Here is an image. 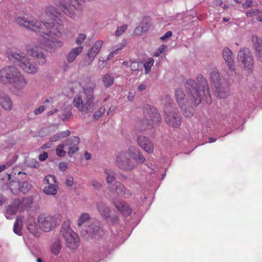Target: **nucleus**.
<instances>
[{
    "instance_id": "1",
    "label": "nucleus",
    "mask_w": 262,
    "mask_h": 262,
    "mask_svg": "<svg viewBox=\"0 0 262 262\" xmlns=\"http://www.w3.org/2000/svg\"><path fill=\"white\" fill-rule=\"evenodd\" d=\"M45 11L49 19L48 21H41L42 24L33 16H18L16 18L15 21L19 26L35 32L41 36L40 47L60 48L63 45L59 39L61 36L60 30L63 26L64 16L56 7L52 5L47 6Z\"/></svg>"
},
{
    "instance_id": "2",
    "label": "nucleus",
    "mask_w": 262,
    "mask_h": 262,
    "mask_svg": "<svg viewBox=\"0 0 262 262\" xmlns=\"http://www.w3.org/2000/svg\"><path fill=\"white\" fill-rule=\"evenodd\" d=\"M197 80L199 84L194 80L189 79L185 84L190 104L198 105L203 100L207 103H211V95L206 79L200 75L197 77Z\"/></svg>"
},
{
    "instance_id": "3",
    "label": "nucleus",
    "mask_w": 262,
    "mask_h": 262,
    "mask_svg": "<svg viewBox=\"0 0 262 262\" xmlns=\"http://www.w3.org/2000/svg\"><path fill=\"white\" fill-rule=\"evenodd\" d=\"M95 88V82L87 83L83 88L84 93L83 100L80 97L75 98L73 100L74 105L84 115L90 114L95 109L94 90Z\"/></svg>"
},
{
    "instance_id": "4",
    "label": "nucleus",
    "mask_w": 262,
    "mask_h": 262,
    "mask_svg": "<svg viewBox=\"0 0 262 262\" xmlns=\"http://www.w3.org/2000/svg\"><path fill=\"white\" fill-rule=\"evenodd\" d=\"M145 119L139 121L138 124L141 131L147 132L149 135L155 134L154 124H158L161 121V118L156 108L149 105L144 107Z\"/></svg>"
},
{
    "instance_id": "5",
    "label": "nucleus",
    "mask_w": 262,
    "mask_h": 262,
    "mask_svg": "<svg viewBox=\"0 0 262 262\" xmlns=\"http://www.w3.org/2000/svg\"><path fill=\"white\" fill-rule=\"evenodd\" d=\"M241 111L234 108L227 114L218 113L216 120L221 126H223L226 128H231L233 126L235 129L243 130L244 129L243 124L238 126V125L241 124Z\"/></svg>"
},
{
    "instance_id": "6",
    "label": "nucleus",
    "mask_w": 262,
    "mask_h": 262,
    "mask_svg": "<svg viewBox=\"0 0 262 262\" xmlns=\"http://www.w3.org/2000/svg\"><path fill=\"white\" fill-rule=\"evenodd\" d=\"M10 61L19 67L25 72L29 74H35L38 71L37 64L31 62L26 53L19 51L11 52L8 55Z\"/></svg>"
},
{
    "instance_id": "7",
    "label": "nucleus",
    "mask_w": 262,
    "mask_h": 262,
    "mask_svg": "<svg viewBox=\"0 0 262 262\" xmlns=\"http://www.w3.org/2000/svg\"><path fill=\"white\" fill-rule=\"evenodd\" d=\"M60 232L64 238L66 244L70 249H76L80 245V239L77 234L70 227L68 223L62 224Z\"/></svg>"
},
{
    "instance_id": "8",
    "label": "nucleus",
    "mask_w": 262,
    "mask_h": 262,
    "mask_svg": "<svg viewBox=\"0 0 262 262\" xmlns=\"http://www.w3.org/2000/svg\"><path fill=\"white\" fill-rule=\"evenodd\" d=\"M10 179V174L5 173V176L1 178V182L7 181L6 187L10 190L12 194H16L18 191L26 193L30 190L31 186L29 182L25 181L19 183L18 181H11Z\"/></svg>"
},
{
    "instance_id": "9",
    "label": "nucleus",
    "mask_w": 262,
    "mask_h": 262,
    "mask_svg": "<svg viewBox=\"0 0 262 262\" xmlns=\"http://www.w3.org/2000/svg\"><path fill=\"white\" fill-rule=\"evenodd\" d=\"M237 62L239 65L247 70L253 68L254 58L250 50L247 48L241 49L237 53Z\"/></svg>"
},
{
    "instance_id": "10",
    "label": "nucleus",
    "mask_w": 262,
    "mask_h": 262,
    "mask_svg": "<svg viewBox=\"0 0 262 262\" xmlns=\"http://www.w3.org/2000/svg\"><path fill=\"white\" fill-rule=\"evenodd\" d=\"M60 219L58 215L45 216L39 215L38 223L40 229L45 232H49L59 224Z\"/></svg>"
},
{
    "instance_id": "11",
    "label": "nucleus",
    "mask_w": 262,
    "mask_h": 262,
    "mask_svg": "<svg viewBox=\"0 0 262 262\" xmlns=\"http://www.w3.org/2000/svg\"><path fill=\"white\" fill-rule=\"evenodd\" d=\"M100 223L97 220H93L84 228L81 229V234L85 237L96 238L101 235Z\"/></svg>"
},
{
    "instance_id": "12",
    "label": "nucleus",
    "mask_w": 262,
    "mask_h": 262,
    "mask_svg": "<svg viewBox=\"0 0 262 262\" xmlns=\"http://www.w3.org/2000/svg\"><path fill=\"white\" fill-rule=\"evenodd\" d=\"M20 72L14 66H7L1 70V82L9 83Z\"/></svg>"
},
{
    "instance_id": "13",
    "label": "nucleus",
    "mask_w": 262,
    "mask_h": 262,
    "mask_svg": "<svg viewBox=\"0 0 262 262\" xmlns=\"http://www.w3.org/2000/svg\"><path fill=\"white\" fill-rule=\"evenodd\" d=\"M165 121L169 126L173 127H178L181 124V119L180 115L178 113L177 109L169 112L167 109L165 110Z\"/></svg>"
},
{
    "instance_id": "14",
    "label": "nucleus",
    "mask_w": 262,
    "mask_h": 262,
    "mask_svg": "<svg viewBox=\"0 0 262 262\" xmlns=\"http://www.w3.org/2000/svg\"><path fill=\"white\" fill-rule=\"evenodd\" d=\"M116 163L117 166L121 169L124 170H130L134 166L130 163L126 153L122 151L116 156Z\"/></svg>"
},
{
    "instance_id": "15",
    "label": "nucleus",
    "mask_w": 262,
    "mask_h": 262,
    "mask_svg": "<svg viewBox=\"0 0 262 262\" xmlns=\"http://www.w3.org/2000/svg\"><path fill=\"white\" fill-rule=\"evenodd\" d=\"M110 191H115L118 196L124 199H129L132 195L131 191L120 182H115L114 185L109 187Z\"/></svg>"
},
{
    "instance_id": "16",
    "label": "nucleus",
    "mask_w": 262,
    "mask_h": 262,
    "mask_svg": "<svg viewBox=\"0 0 262 262\" xmlns=\"http://www.w3.org/2000/svg\"><path fill=\"white\" fill-rule=\"evenodd\" d=\"M54 4L58 7L62 12L72 19H75L76 14L71 6L67 5L64 0H53Z\"/></svg>"
},
{
    "instance_id": "17",
    "label": "nucleus",
    "mask_w": 262,
    "mask_h": 262,
    "mask_svg": "<svg viewBox=\"0 0 262 262\" xmlns=\"http://www.w3.org/2000/svg\"><path fill=\"white\" fill-rule=\"evenodd\" d=\"M26 51L28 54L35 57L39 64L44 65L46 63L47 59L46 56L41 52H39L37 49L36 47L34 48L31 46H28L26 48Z\"/></svg>"
},
{
    "instance_id": "18",
    "label": "nucleus",
    "mask_w": 262,
    "mask_h": 262,
    "mask_svg": "<svg viewBox=\"0 0 262 262\" xmlns=\"http://www.w3.org/2000/svg\"><path fill=\"white\" fill-rule=\"evenodd\" d=\"M137 142L140 147L148 154H151L154 149L153 143L146 137L140 136L138 137Z\"/></svg>"
},
{
    "instance_id": "19",
    "label": "nucleus",
    "mask_w": 262,
    "mask_h": 262,
    "mask_svg": "<svg viewBox=\"0 0 262 262\" xmlns=\"http://www.w3.org/2000/svg\"><path fill=\"white\" fill-rule=\"evenodd\" d=\"M128 155L138 164H142L145 161V158L139 148L136 146H130L128 149Z\"/></svg>"
},
{
    "instance_id": "20",
    "label": "nucleus",
    "mask_w": 262,
    "mask_h": 262,
    "mask_svg": "<svg viewBox=\"0 0 262 262\" xmlns=\"http://www.w3.org/2000/svg\"><path fill=\"white\" fill-rule=\"evenodd\" d=\"M114 204L117 209L124 216H129L132 212L128 204L124 201H115Z\"/></svg>"
},
{
    "instance_id": "21",
    "label": "nucleus",
    "mask_w": 262,
    "mask_h": 262,
    "mask_svg": "<svg viewBox=\"0 0 262 262\" xmlns=\"http://www.w3.org/2000/svg\"><path fill=\"white\" fill-rule=\"evenodd\" d=\"M222 54L229 69L231 72L234 71V58L232 51L228 48H225L223 51Z\"/></svg>"
},
{
    "instance_id": "22",
    "label": "nucleus",
    "mask_w": 262,
    "mask_h": 262,
    "mask_svg": "<svg viewBox=\"0 0 262 262\" xmlns=\"http://www.w3.org/2000/svg\"><path fill=\"white\" fill-rule=\"evenodd\" d=\"M12 86L18 90L25 89L27 82L25 77L20 73L10 83Z\"/></svg>"
},
{
    "instance_id": "23",
    "label": "nucleus",
    "mask_w": 262,
    "mask_h": 262,
    "mask_svg": "<svg viewBox=\"0 0 262 262\" xmlns=\"http://www.w3.org/2000/svg\"><path fill=\"white\" fill-rule=\"evenodd\" d=\"M251 41L253 43L258 59L262 62V39L256 35H252Z\"/></svg>"
},
{
    "instance_id": "24",
    "label": "nucleus",
    "mask_w": 262,
    "mask_h": 262,
    "mask_svg": "<svg viewBox=\"0 0 262 262\" xmlns=\"http://www.w3.org/2000/svg\"><path fill=\"white\" fill-rule=\"evenodd\" d=\"M175 97L177 102L181 108H183L184 106L188 103L185 94L182 89L178 88L175 91Z\"/></svg>"
},
{
    "instance_id": "25",
    "label": "nucleus",
    "mask_w": 262,
    "mask_h": 262,
    "mask_svg": "<svg viewBox=\"0 0 262 262\" xmlns=\"http://www.w3.org/2000/svg\"><path fill=\"white\" fill-rule=\"evenodd\" d=\"M83 50V47L79 46L72 49L67 56V60L68 62H73L76 57L80 55Z\"/></svg>"
},
{
    "instance_id": "26",
    "label": "nucleus",
    "mask_w": 262,
    "mask_h": 262,
    "mask_svg": "<svg viewBox=\"0 0 262 262\" xmlns=\"http://www.w3.org/2000/svg\"><path fill=\"white\" fill-rule=\"evenodd\" d=\"M97 208L101 216L104 219H108L110 217L111 209L109 207L102 202H99L97 204Z\"/></svg>"
},
{
    "instance_id": "27",
    "label": "nucleus",
    "mask_w": 262,
    "mask_h": 262,
    "mask_svg": "<svg viewBox=\"0 0 262 262\" xmlns=\"http://www.w3.org/2000/svg\"><path fill=\"white\" fill-rule=\"evenodd\" d=\"M26 224L28 230L33 235L36 236L37 234V228L35 217L33 216H29L26 222Z\"/></svg>"
},
{
    "instance_id": "28",
    "label": "nucleus",
    "mask_w": 262,
    "mask_h": 262,
    "mask_svg": "<svg viewBox=\"0 0 262 262\" xmlns=\"http://www.w3.org/2000/svg\"><path fill=\"white\" fill-rule=\"evenodd\" d=\"M92 220L90 219V215L86 213H83L80 214L79 219L78 220L77 225L79 228H84L85 226H87L89 224L90 222H91Z\"/></svg>"
},
{
    "instance_id": "29",
    "label": "nucleus",
    "mask_w": 262,
    "mask_h": 262,
    "mask_svg": "<svg viewBox=\"0 0 262 262\" xmlns=\"http://www.w3.org/2000/svg\"><path fill=\"white\" fill-rule=\"evenodd\" d=\"M1 106L5 110L10 111L12 107L11 98L8 95H1Z\"/></svg>"
},
{
    "instance_id": "30",
    "label": "nucleus",
    "mask_w": 262,
    "mask_h": 262,
    "mask_svg": "<svg viewBox=\"0 0 262 262\" xmlns=\"http://www.w3.org/2000/svg\"><path fill=\"white\" fill-rule=\"evenodd\" d=\"M104 173L106 176V181L108 184V188L111 185H114L116 181L115 173L110 169H105Z\"/></svg>"
},
{
    "instance_id": "31",
    "label": "nucleus",
    "mask_w": 262,
    "mask_h": 262,
    "mask_svg": "<svg viewBox=\"0 0 262 262\" xmlns=\"http://www.w3.org/2000/svg\"><path fill=\"white\" fill-rule=\"evenodd\" d=\"M215 93L217 97L221 99H224L229 96V90L228 88L224 89L222 84L219 86H215Z\"/></svg>"
},
{
    "instance_id": "32",
    "label": "nucleus",
    "mask_w": 262,
    "mask_h": 262,
    "mask_svg": "<svg viewBox=\"0 0 262 262\" xmlns=\"http://www.w3.org/2000/svg\"><path fill=\"white\" fill-rule=\"evenodd\" d=\"M98 53V52H96V51L94 50L92 48H90L88 50L85 59H84V64L85 66L90 65Z\"/></svg>"
},
{
    "instance_id": "33",
    "label": "nucleus",
    "mask_w": 262,
    "mask_h": 262,
    "mask_svg": "<svg viewBox=\"0 0 262 262\" xmlns=\"http://www.w3.org/2000/svg\"><path fill=\"white\" fill-rule=\"evenodd\" d=\"M162 101L164 104V112L165 114V110L167 108L169 112L176 110L173 107L172 100L169 95H166L165 97L162 99Z\"/></svg>"
},
{
    "instance_id": "34",
    "label": "nucleus",
    "mask_w": 262,
    "mask_h": 262,
    "mask_svg": "<svg viewBox=\"0 0 262 262\" xmlns=\"http://www.w3.org/2000/svg\"><path fill=\"white\" fill-rule=\"evenodd\" d=\"M80 142V139L76 136H72L67 139L64 142L66 147L77 146Z\"/></svg>"
},
{
    "instance_id": "35",
    "label": "nucleus",
    "mask_w": 262,
    "mask_h": 262,
    "mask_svg": "<svg viewBox=\"0 0 262 262\" xmlns=\"http://www.w3.org/2000/svg\"><path fill=\"white\" fill-rule=\"evenodd\" d=\"M58 189V186L57 185H48L44 187L43 192L49 195H55L57 192Z\"/></svg>"
},
{
    "instance_id": "36",
    "label": "nucleus",
    "mask_w": 262,
    "mask_h": 262,
    "mask_svg": "<svg viewBox=\"0 0 262 262\" xmlns=\"http://www.w3.org/2000/svg\"><path fill=\"white\" fill-rule=\"evenodd\" d=\"M114 81V77L112 74L106 73L103 77L102 82L105 88H108L112 85Z\"/></svg>"
},
{
    "instance_id": "37",
    "label": "nucleus",
    "mask_w": 262,
    "mask_h": 262,
    "mask_svg": "<svg viewBox=\"0 0 262 262\" xmlns=\"http://www.w3.org/2000/svg\"><path fill=\"white\" fill-rule=\"evenodd\" d=\"M210 79L211 81L213 83L214 86H219L221 84L220 82V78L219 73L217 70L214 69L210 74Z\"/></svg>"
},
{
    "instance_id": "38",
    "label": "nucleus",
    "mask_w": 262,
    "mask_h": 262,
    "mask_svg": "<svg viewBox=\"0 0 262 262\" xmlns=\"http://www.w3.org/2000/svg\"><path fill=\"white\" fill-rule=\"evenodd\" d=\"M21 220L19 218H17L14 223L13 229L14 232L19 236L21 235Z\"/></svg>"
},
{
    "instance_id": "39",
    "label": "nucleus",
    "mask_w": 262,
    "mask_h": 262,
    "mask_svg": "<svg viewBox=\"0 0 262 262\" xmlns=\"http://www.w3.org/2000/svg\"><path fill=\"white\" fill-rule=\"evenodd\" d=\"M17 209L16 207L13 206L11 205L8 206L6 209V211L5 213V216L7 219H12L13 218V216L15 215L17 211Z\"/></svg>"
},
{
    "instance_id": "40",
    "label": "nucleus",
    "mask_w": 262,
    "mask_h": 262,
    "mask_svg": "<svg viewBox=\"0 0 262 262\" xmlns=\"http://www.w3.org/2000/svg\"><path fill=\"white\" fill-rule=\"evenodd\" d=\"M61 248V244L60 241L56 239L51 247L52 253L55 255H57Z\"/></svg>"
},
{
    "instance_id": "41",
    "label": "nucleus",
    "mask_w": 262,
    "mask_h": 262,
    "mask_svg": "<svg viewBox=\"0 0 262 262\" xmlns=\"http://www.w3.org/2000/svg\"><path fill=\"white\" fill-rule=\"evenodd\" d=\"M71 5L77 10L80 11L85 0H68Z\"/></svg>"
},
{
    "instance_id": "42",
    "label": "nucleus",
    "mask_w": 262,
    "mask_h": 262,
    "mask_svg": "<svg viewBox=\"0 0 262 262\" xmlns=\"http://www.w3.org/2000/svg\"><path fill=\"white\" fill-rule=\"evenodd\" d=\"M33 201L32 198L27 196L22 199V209H28L32 207Z\"/></svg>"
},
{
    "instance_id": "43",
    "label": "nucleus",
    "mask_w": 262,
    "mask_h": 262,
    "mask_svg": "<svg viewBox=\"0 0 262 262\" xmlns=\"http://www.w3.org/2000/svg\"><path fill=\"white\" fill-rule=\"evenodd\" d=\"M44 183L45 184L54 185H57V181L55 176L53 175H48L44 179Z\"/></svg>"
},
{
    "instance_id": "44",
    "label": "nucleus",
    "mask_w": 262,
    "mask_h": 262,
    "mask_svg": "<svg viewBox=\"0 0 262 262\" xmlns=\"http://www.w3.org/2000/svg\"><path fill=\"white\" fill-rule=\"evenodd\" d=\"M17 159V156L16 155L12 156L6 164L1 165V171L13 165L16 162Z\"/></svg>"
},
{
    "instance_id": "45",
    "label": "nucleus",
    "mask_w": 262,
    "mask_h": 262,
    "mask_svg": "<svg viewBox=\"0 0 262 262\" xmlns=\"http://www.w3.org/2000/svg\"><path fill=\"white\" fill-rule=\"evenodd\" d=\"M66 147L65 144L64 143H60L59 144L56 149V152L57 155L59 157H64L66 154V152L63 150V148Z\"/></svg>"
},
{
    "instance_id": "46",
    "label": "nucleus",
    "mask_w": 262,
    "mask_h": 262,
    "mask_svg": "<svg viewBox=\"0 0 262 262\" xmlns=\"http://www.w3.org/2000/svg\"><path fill=\"white\" fill-rule=\"evenodd\" d=\"M154 63V60L152 58H149L147 59V61H146L144 63V67L145 68V74H148L151 70V67H152Z\"/></svg>"
},
{
    "instance_id": "47",
    "label": "nucleus",
    "mask_w": 262,
    "mask_h": 262,
    "mask_svg": "<svg viewBox=\"0 0 262 262\" xmlns=\"http://www.w3.org/2000/svg\"><path fill=\"white\" fill-rule=\"evenodd\" d=\"M141 66L140 62H137L136 60H130L129 61V67L130 69L133 71H139L140 67Z\"/></svg>"
},
{
    "instance_id": "48",
    "label": "nucleus",
    "mask_w": 262,
    "mask_h": 262,
    "mask_svg": "<svg viewBox=\"0 0 262 262\" xmlns=\"http://www.w3.org/2000/svg\"><path fill=\"white\" fill-rule=\"evenodd\" d=\"M27 165L28 167L32 168H37L39 166L38 162L34 159H30L27 161Z\"/></svg>"
},
{
    "instance_id": "49",
    "label": "nucleus",
    "mask_w": 262,
    "mask_h": 262,
    "mask_svg": "<svg viewBox=\"0 0 262 262\" xmlns=\"http://www.w3.org/2000/svg\"><path fill=\"white\" fill-rule=\"evenodd\" d=\"M106 220L109 224L115 225L118 224L119 222V216L117 214L112 216L110 215V217Z\"/></svg>"
},
{
    "instance_id": "50",
    "label": "nucleus",
    "mask_w": 262,
    "mask_h": 262,
    "mask_svg": "<svg viewBox=\"0 0 262 262\" xmlns=\"http://www.w3.org/2000/svg\"><path fill=\"white\" fill-rule=\"evenodd\" d=\"M62 120L66 121L72 116V113L70 108H67L62 112Z\"/></svg>"
},
{
    "instance_id": "51",
    "label": "nucleus",
    "mask_w": 262,
    "mask_h": 262,
    "mask_svg": "<svg viewBox=\"0 0 262 262\" xmlns=\"http://www.w3.org/2000/svg\"><path fill=\"white\" fill-rule=\"evenodd\" d=\"M86 38V35L85 34H79L75 39V42L78 45H81Z\"/></svg>"
},
{
    "instance_id": "52",
    "label": "nucleus",
    "mask_w": 262,
    "mask_h": 262,
    "mask_svg": "<svg viewBox=\"0 0 262 262\" xmlns=\"http://www.w3.org/2000/svg\"><path fill=\"white\" fill-rule=\"evenodd\" d=\"M105 112V108L104 107H100L97 111H96L94 115L93 118L95 119H98L100 118Z\"/></svg>"
},
{
    "instance_id": "53",
    "label": "nucleus",
    "mask_w": 262,
    "mask_h": 262,
    "mask_svg": "<svg viewBox=\"0 0 262 262\" xmlns=\"http://www.w3.org/2000/svg\"><path fill=\"white\" fill-rule=\"evenodd\" d=\"M91 185L97 190H100L102 187V184L95 179L91 181Z\"/></svg>"
},
{
    "instance_id": "54",
    "label": "nucleus",
    "mask_w": 262,
    "mask_h": 262,
    "mask_svg": "<svg viewBox=\"0 0 262 262\" xmlns=\"http://www.w3.org/2000/svg\"><path fill=\"white\" fill-rule=\"evenodd\" d=\"M182 109L183 115L186 117H191L192 116L193 113L191 108H187L186 105L183 107Z\"/></svg>"
},
{
    "instance_id": "55",
    "label": "nucleus",
    "mask_w": 262,
    "mask_h": 262,
    "mask_svg": "<svg viewBox=\"0 0 262 262\" xmlns=\"http://www.w3.org/2000/svg\"><path fill=\"white\" fill-rule=\"evenodd\" d=\"M167 49V46L164 45L160 46L154 53V56L158 57L162 54L165 49Z\"/></svg>"
},
{
    "instance_id": "56",
    "label": "nucleus",
    "mask_w": 262,
    "mask_h": 262,
    "mask_svg": "<svg viewBox=\"0 0 262 262\" xmlns=\"http://www.w3.org/2000/svg\"><path fill=\"white\" fill-rule=\"evenodd\" d=\"M125 41L124 40H123L121 43L117 45L113 51L112 52V54L114 55L115 54L118 53V51L122 50V48L125 46Z\"/></svg>"
},
{
    "instance_id": "57",
    "label": "nucleus",
    "mask_w": 262,
    "mask_h": 262,
    "mask_svg": "<svg viewBox=\"0 0 262 262\" xmlns=\"http://www.w3.org/2000/svg\"><path fill=\"white\" fill-rule=\"evenodd\" d=\"M127 25H124L119 27H118L117 30L115 31V35L116 36L121 35L127 29Z\"/></svg>"
},
{
    "instance_id": "58",
    "label": "nucleus",
    "mask_w": 262,
    "mask_h": 262,
    "mask_svg": "<svg viewBox=\"0 0 262 262\" xmlns=\"http://www.w3.org/2000/svg\"><path fill=\"white\" fill-rule=\"evenodd\" d=\"M102 44L103 41L101 40H98L95 42V45L92 48L99 53L101 49Z\"/></svg>"
},
{
    "instance_id": "59",
    "label": "nucleus",
    "mask_w": 262,
    "mask_h": 262,
    "mask_svg": "<svg viewBox=\"0 0 262 262\" xmlns=\"http://www.w3.org/2000/svg\"><path fill=\"white\" fill-rule=\"evenodd\" d=\"M68 155L70 157H72L73 155L77 151L79 150V147L77 146H72L70 147H68Z\"/></svg>"
},
{
    "instance_id": "60",
    "label": "nucleus",
    "mask_w": 262,
    "mask_h": 262,
    "mask_svg": "<svg viewBox=\"0 0 262 262\" xmlns=\"http://www.w3.org/2000/svg\"><path fill=\"white\" fill-rule=\"evenodd\" d=\"M148 30V27L147 25L145 24H141L140 26H139L138 27L136 28V32H141L142 33L145 32Z\"/></svg>"
},
{
    "instance_id": "61",
    "label": "nucleus",
    "mask_w": 262,
    "mask_h": 262,
    "mask_svg": "<svg viewBox=\"0 0 262 262\" xmlns=\"http://www.w3.org/2000/svg\"><path fill=\"white\" fill-rule=\"evenodd\" d=\"M57 134L58 135L59 138L61 139L69 136L71 134V132L69 130H67L65 131L59 132Z\"/></svg>"
},
{
    "instance_id": "62",
    "label": "nucleus",
    "mask_w": 262,
    "mask_h": 262,
    "mask_svg": "<svg viewBox=\"0 0 262 262\" xmlns=\"http://www.w3.org/2000/svg\"><path fill=\"white\" fill-rule=\"evenodd\" d=\"M11 205L16 207L17 209L18 208L22 209V200H20L19 199L14 200L13 204Z\"/></svg>"
},
{
    "instance_id": "63",
    "label": "nucleus",
    "mask_w": 262,
    "mask_h": 262,
    "mask_svg": "<svg viewBox=\"0 0 262 262\" xmlns=\"http://www.w3.org/2000/svg\"><path fill=\"white\" fill-rule=\"evenodd\" d=\"M74 183V178L71 176H68L66 181V185L67 186H71Z\"/></svg>"
},
{
    "instance_id": "64",
    "label": "nucleus",
    "mask_w": 262,
    "mask_h": 262,
    "mask_svg": "<svg viewBox=\"0 0 262 262\" xmlns=\"http://www.w3.org/2000/svg\"><path fill=\"white\" fill-rule=\"evenodd\" d=\"M45 110V106L43 105L40 106L38 108L35 109L34 111L36 115L40 114Z\"/></svg>"
}]
</instances>
